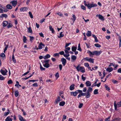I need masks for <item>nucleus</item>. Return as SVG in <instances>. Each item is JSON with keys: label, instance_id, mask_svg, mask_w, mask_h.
I'll list each match as a JSON object with an SVG mask.
<instances>
[{"label": "nucleus", "instance_id": "obj_1", "mask_svg": "<svg viewBox=\"0 0 121 121\" xmlns=\"http://www.w3.org/2000/svg\"><path fill=\"white\" fill-rule=\"evenodd\" d=\"M75 67L78 71H80L82 73L85 72V69L83 67L80 66L78 65L77 67L75 66Z\"/></svg>", "mask_w": 121, "mask_h": 121}, {"label": "nucleus", "instance_id": "obj_2", "mask_svg": "<svg viewBox=\"0 0 121 121\" xmlns=\"http://www.w3.org/2000/svg\"><path fill=\"white\" fill-rule=\"evenodd\" d=\"M92 4L88 3L87 8L89 9H90L91 8L94 7L96 6L97 5L96 4H94V3L92 2Z\"/></svg>", "mask_w": 121, "mask_h": 121}, {"label": "nucleus", "instance_id": "obj_3", "mask_svg": "<svg viewBox=\"0 0 121 121\" xmlns=\"http://www.w3.org/2000/svg\"><path fill=\"white\" fill-rule=\"evenodd\" d=\"M83 59L85 60L86 61H87L91 63H94V59H92L91 58L86 57Z\"/></svg>", "mask_w": 121, "mask_h": 121}, {"label": "nucleus", "instance_id": "obj_4", "mask_svg": "<svg viewBox=\"0 0 121 121\" xmlns=\"http://www.w3.org/2000/svg\"><path fill=\"white\" fill-rule=\"evenodd\" d=\"M114 105L115 107V110L117 109V107H121V102L117 103V104L116 103L115 101L114 103Z\"/></svg>", "mask_w": 121, "mask_h": 121}, {"label": "nucleus", "instance_id": "obj_5", "mask_svg": "<svg viewBox=\"0 0 121 121\" xmlns=\"http://www.w3.org/2000/svg\"><path fill=\"white\" fill-rule=\"evenodd\" d=\"M44 45L42 42H40L38 45V47L36 49L37 50L41 49L43 48V47H44Z\"/></svg>", "mask_w": 121, "mask_h": 121}, {"label": "nucleus", "instance_id": "obj_6", "mask_svg": "<svg viewBox=\"0 0 121 121\" xmlns=\"http://www.w3.org/2000/svg\"><path fill=\"white\" fill-rule=\"evenodd\" d=\"M0 72L3 75H6V73L8 72V71L6 69H1Z\"/></svg>", "mask_w": 121, "mask_h": 121}, {"label": "nucleus", "instance_id": "obj_7", "mask_svg": "<svg viewBox=\"0 0 121 121\" xmlns=\"http://www.w3.org/2000/svg\"><path fill=\"white\" fill-rule=\"evenodd\" d=\"M96 16V17L98 16L99 19L102 21H104V18L103 16L100 14H97Z\"/></svg>", "mask_w": 121, "mask_h": 121}, {"label": "nucleus", "instance_id": "obj_8", "mask_svg": "<svg viewBox=\"0 0 121 121\" xmlns=\"http://www.w3.org/2000/svg\"><path fill=\"white\" fill-rule=\"evenodd\" d=\"M61 61L64 66H65L66 64V60L64 58H62L61 59Z\"/></svg>", "mask_w": 121, "mask_h": 121}, {"label": "nucleus", "instance_id": "obj_9", "mask_svg": "<svg viewBox=\"0 0 121 121\" xmlns=\"http://www.w3.org/2000/svg\"><path fill=\"white\" fill-rule=\"evenodd\" d=\"M10 3L12 4L14 7H15L17 3V1L13 0L11 1Z\"/></svg>", "mask_w": 121, "mask_h": 121}, {"label": "nucleus", "instance_id": "obj_10", "mask_svg": "<svg viewBox=\"0 0 121 121\" xmlns=\"http://www.w3.org/2000/svg\"><path fill=\"white\" fill-rule=\"evenodd\" d=\"M77 58V57L73 55L71 56V59L72 62H74L75 61Z\"/></svg>", "mask_w": 121, "mask_h": 121}, {"label": "nucleus", "instance_id": "obj_11", "mask_svg": "<svg viewBox=\"0 0 121 121\" xmlns=\"http://www.w3.org/2000/svg\"><path fill=\"white\" fill-rule=\"evenodd\" d=\"M61 100L60 99V97L59 96H58L57 99L55 100V103L56 104H57Z\"/></svg>", "mask_w": 121, "mask_h": 121}, {"label": "nucleus", "instance_id": "obj_12", "mask_svg": "<svg viewBox=\"0 0 121 121\" xmlns=\"http://www.w3.org/2000/svg\"><path fill=\"white\" fill-rule=\"evenodd\" d=\"M78 94V93L77 92V90L75 92H70L71 95H73L74 96H76Z\"/></svg>", "mask_w": 121, "mask_h": 121}, {"label": "nucleus", "instance_id": "obj_13", "mask_svg": "<svg viewBox=\"0 0 121 121\" xmlns=\"http://www.w3.org/2000/svg\"><path fill=\"white\" fill-rule=\"evenodd\" d=\"M65 54L64 55V56L65 57H68L69 56V51H66V50H64Z\"/></svg>", "mask_w": 121, "mask_h": 121}, {"label": "nucleus", "instance_id": "obj_14", "mask_svg": "<svg viewBox=\"0 0 121 121\" xmlns=\"http://www.w3.org/2000/svg\"><path fill=\"white\" fill-rule=\"evenodd\" d=\"M28 9V7H22L20 9V11H26Z\"/></svg>", "mask_w": 121, "mask_h": 121}, {"label": "nucleus", "instance_id": "obj_15", "mask_svg": "<svg viewBox=\"0 0 121 121\" xmlns=\"http://www.w3.org/2000/svg\"><path fill=\"white\" fill-rule=\"evenodd\" d=\"M113 70V68L111 67H108L106 69V70L109 72L112 71Z\"/></svg>", "mask_w": 121, "mask_h": 121}, {"label": "nucleus", "instance_id": "obj_16", "mask_svg": "<svg viewBox=\"0 0 121 121\" xmlns=\"http://www.w3.org/2000/svg\"><path fill=\"white\" fill-rule=\"evenodd\" d=\"M4 46H5L6 47H5V48L4 49V53H5V51L7 50V48L9 47V45L8 44L6 45L5 42H4Z\"/></svg>", "mask_w": 121, "mask_h": 121}, {"label": "nucleus", "instance_id": "obj_17", "mask_svg": "<svg viewBox=\"0 0 121 121\" xmlns=\"http://www.w3.org/2000/svg\"><path fill=\"white\" fill-rule=\"evenodd\" d=\"M102 51H95V55L97 56L99 55L102 53Z\"/></svg>", "mask_w": 121, "mask_h": 121}, {"label": "nucleus", "instance_id": "obj_18", "mask_svg": "<svg viewBox=\"0 0 121 121\" xmlns=\"http://www.w3.org/2000/svg\"><path fill=\"white\" fill-rule=\"evenodd\" d=\"M86 84L87 86H90L91 85V83L89 81H87L86 82Z\"/></svg>", "mask_w": 121, "mask_h": 121}, {"label": "nucleus", "instance_id": "obj_19", "mask_svg": "<svg viewBox=\"0 0 121 121\" xmlns=\"http://www.w3.org/2000/svg\"><path fill=\"white\" fill-rule=\"evenodd\" d=\"M27 28L28 30L27 32L32 34V31L31 29V27H27Z\"/></svg>", "mask_w": 121, "mask_h": 121}, {"label": "nucleus", "instance_id": "obj_20", "mask_svg": "<svg viewBox=\"0 0 121 121\" xmlns=\"http://www.w3.org/2000/svg\"><path fill=\"white\" fill-rule=\"evenodd\" d=\"M50 57V55L49 54H48L43 57V58L44 59H46L49 58Z\"/></svg>", "mask_w": 121, "mask_h": 121}, {"label": "nucleus", "instance_id": "obj_21", "mask_svg": "<svg viewBox=\"0 0 121 121\" xmlns=\"http://www.w3.org/2000/svg\"><path fill=\"white\" fill-rule=\"evenodd\" d=\"M72 18H71V20L73 21V22L74 23L76 19V17L75 15L74 14H73L72 16Z\"/></svg>", "mask_w": 121, "mask_h": 121}, {"label": "nucleus", "instance_id": "obj_22", "mask_svg": "<svg viewBox=\"0 0 121 121\" xmlns=\"http://www.w3.org/2000/svg\"><path fill=\"white\" fill-rule=\"evenodd\" d=\"M75 85L74 84H73L70 86L69 87V89L70 90L72 91L74 89Z\"/></svg>", "mask_w": 121, "mask_h": 121}, {"label": "nucleus", "instance_id": "obj_23", "mask_svg": "<svg viewBox=\"0 0 121 121\" xmlns=\"http://www.w3.org/2000/svg\"><path fill=\"white\" fill-rule=\"evenodd\" d=\"M5 121H12V119L10 118V116H8L5 120Z\"/></svg>", "mask_w": 121, "mask_h": 121}, {"label": "nucleus", "instance_id": "obj_24", "mask_svg": "<svg viewBox=\"0 0 121 121\" xmlns=\"http://www.w3.org/2000/svg\"><path fill=\"white\" fill-rule=\"evenodd\" d=\"M8 24V22L7 21H4L3 23V27H5Z\"/></svg>", "mask_w": 121, "mask_h": 121}, {"label": "nucleus", "instance_id": "obj_25", "mask_svg": "<svg viewBox=\"0 0 121 121\" xmlns=\"http://www.w3.org/2000/svg\"><path fill=\"white\" fill-rule=\"evenodd\" d=\"M12 60L13 61L14 63H15L16 62V61L15 59V57L14 56V53H13V54L12 56Z\"/></svg>", "mask_w": 121, "mask_h": 121}, {"label": "nucleus", "instance_id": "obj_26", "mask_svg": "<svg viewBox=\"0 0 121 121\" xmlns=\"http://www.w3.org/2000/svg\"><path fill=\"white\" fill-rule=\"evenodd\" d=\"M43 66L46 68H48L50 66L49 64L48 63H45L43 64Z\"/></svg>", "mask_w": 121, "mask_h": 121}, {"label": "nucleus", "instance_id": "obj_27", "mask_svg": "<svg viewBox=\"0 0 121 121\" xmlns=\"http://www.w3.org/2000/svg\"><path fill=\"white\" fill-rule=\"evenodd\" d=\"M71 49L72 51L74 52L77 49V47H75L73 46L72 47Z\"/></svg>", "mask_w": 121, "mask_h": 121}, {"label": "nucleus", "instance_id": "obj_28", "mask_svg": "<svg viewBox=\"0 0 121 121\" xmlns=\"http://www.w3.org/2000/svg\"><path fill=\"white\" fill-rule=\"evenodd\" d=\"M91 94L90 93L87 92L86 95V98H88L90 97V96Z\"/></svg>", "mask_w": 121, "mask_h": 121}, {"label": "nucleus", "instance_id": "obj_29", "mask_svg": "<svg viewBox=\"0 0 121 121\" xmlns=\"http://www.w3.org/2000/svg\"><path fill=\"white\" fill-rule=\"evenodd\" d=\"M91 31H88L87 33L86 34V35L88 37H89L91 35Z\"/></svg>", "mask_w": 121, "mask_h": 121}, {"label": "nucleus", "instance_id": "obj_30", "mask_svg": "<svg viewBox=\"0 0 121 121\" xmlns=\"http://www.w3.org/2000/svg\"><path fill=\"white\" fill-rule=\"evenodd\" d=\"M49 29L52 32V33H54V30L52 28V26H49Z\"/></svg>", "mask_w": 121, "mask_h": 121}, {"label": "nucleus", "instance_id": "obj_31", "mask_svg": "<svg viewBox=\"0 0 121 121\" xmlns=\"http://www.w3.org/2000/svg\"><path fill=\"white\" fill-rule=\"evenodd\" d=\"M65 102L63 101L60 102L59 103V105L60 106H63L65 104Z\"/></svg>", "mask_w": 121, "mask_h": 121}, {"label": "nucleus", "instance_id": "obj_32", "mask_svg": "<svg viewBox=\"0 0 121 121\" xmlns=\"http://www.w3.org/2000/svg\"><path fill=\"white\" fill-rule=\"evenodd\" d=\"M6 7L8 9H11L12 8V6L10 4H8L7 5Z\"/></svg>", "mask_w": 121, "mask_h": 121}, {"label": "nucleus", "instance_id": "obj_33", "mask_svg": "<svg viewBox=\"0 0 121 121\" xmlns=\"http://www.w3.org/2000/svg\"><path fill=\"white\" fill-rule=\"evenodd\" d=\"M62 32H61L60 33V35H58V37L59 38H60L62 37H63L64 36V35L63 34H62Z\"/></svg>", "mask_w": 121, "mask_h": 121}, {"label": "nucleus", "instance_id": "obj_34", "mask_svg": "<svg viewBox=\"0 0 121 121\" xmlns=\"http://www.w3.org/2000/svg\"><path fill=\"white\" fill-rule=\"evenodd\" d=\"M98 90L97 89H95L94 91V94L95 95H96L98 94Z\"/></svg>", "mask_w": 121, "mask_h": 121}, {"label": "nucleus", "instance_id": "obj_35", "mask_svg": "<svg viewBox=\"0 0 121 121\" xmlns=\"http://www.w3.org/2000/svg\"><path fill=\"white\" fill-rule=\"evenodd\" d=\"M40 68L41 70V71H42L43 70H45V68H44L42 67L40 64Z\"/></svg>", "mask_w": 121, "mask_h": 121}, {"label": "nucleus", "instance_id": "obj_36", "mask_svg": "<svg viewBox=\"0 0 121 121\" xmlns=\"http://www.w3.org/2000/svg\"><path fill=\"white\" fill-rule=\"evenodd\" d=\"M92 91V88L90 87H89L88 88V89L87 90V92H88L90 93V92H91Z\"/></svg>", "mask_w": 121, "mask_h": 121}, {"label": "nucleus", "instance_id": "obj_37", "mask_svg": "<svg viewBox=\"0 0 121 121\" xmlns=\"http://www.w3.org/2000/svg\"><path fill=\"white\" fill-rule=\"evenodd\" d=\"M30 38V40L31 42H32L34 39V38L33 37L30 36H29Z\"/></svg>", "mask_w": 121, "mask_h": 121}, {"label": "nucleus", "instance_id": "obj_38", "mask_svg": "<svg viewBox=\"0 0 121 121\" xmlns=\"http://www.w3.org/2000/svg\"><path fill=\"white\" fill-rule=\"evenodd\" d=\"M19 119L20 121H22L24 119L21 116L19 115L18 116Z\"/></svg>", "mask_w": 121, "mask_h": 121}, {"label": "nucleus", "instance_id": "obj_39", "mask_svg": "<svg viewBox=\"0 0 121 121\" xmlns=\"http://www.w3.org/2000/svg\"><path fill=\"white\" fill-rule=\"evenodd\" d=\"M95 46L97 48H99L101 47V46L98 43H95L94 44Z\"/></svg>", "mask_w": 121, "mask_h": 121}, {"label": "nucleus", "instance_id": "obj_40", "mask_svg": "<svg viewBox=\"0 0 121 121\" xmlns=\"http://www.w3.org/2000/svg\"><path fill=\"white\" fill-rule=\"evenodd\" d=\"M23 42L24 43H26V41L27 40V39L26 37L25 36H24L23 37Z\"/></svg>", "mask_w": 121, "mask_h": 121}, {"label": "nucleus", "instance_id": "obj_41", "mask_svg": "<svg viewBox=\"0 0 121 121\" xmlns=\"http://www.w3.org/2000/svg\"><path fill=\"white\" fill-rule=\"evenodd\" d=\"M14 94L16 97H17L19 95V92L17 91H15L14 92Z\"/></svg>", "mask_w": 121, "mask_h": 121}, {"label": "nucleus", "instance_id": "obj_42", "mask_svg": "<svg viewBox=\"0 0 121 121\" xmlns=\"http://www.w3.org/2000/svg\"><path fill=\"white\" fill-rule=\"evenodd\" d=\"M8 24V25L7 26V27L8 28H9L10 27H12L13 26L12 24L10 23H9Z\"/></svg>", "mask_w": 121, "mask_h": 121}, {"label": "nucleus", "instance_id": "obj_43", "mask_svg": "<svg viewBox=\"0 0 121 121\" xmlns=\"http://www.w3.org/2000/svg\"><path fill=\"white\" fill-rule=\"evenodd\" d=\"M56 14L60 16L61 17H63V15L60 12H57L56 13Z\"/></svg>", "mask_w": 121, "mask_h": 121}, {"label": "nucleus", "instance_id": "obj_44", "mask_svg": "<svg viewBox=\"0 0 121 121\" xmlns=\"http://www.w3.org/2000/svg\"><path fill=\"white\" fill-rule=\"evenodd\" d=\"M5 79V78L3 77L0 74V80H3Z\"/></svg>", "mask_w": 121, "mask_h": 121}, {"label": "nucleus", "instance_id": "obj_45", "mask_svg": "<svg viewBox=\"0 0 121 121\" xmlns=\"http://www.w3.org/2000/svg\"><path fill=\"white\" fill-rule=\"evenodd\" d=\"M95 51H94L91 52V56H92L93 55H95Z\"/></svg>", "mask_w": 121, "mask_h": 121}, {"label": "nucleus", "instance_id": "obj_46", "mask_svg": "<svg viewBox=\"0 0 121 121\" xmlns=\"http://www.w3.org/2000/svg\"><path fill=\"white\" fill-rule=\"evenodd\" d=\"M1 16L5 17H8V15L6 14H1Z\"/></svg>", "mask_w": 121, "mask_h": 121}, {"label": "nucleus", "instance_id": "obj_47", "mask_svg": "<svg viewBox=\"0 0 121 121\" xmlns=\"http://www.w3.org/2000/svg\"><path fill=\"white\" fill-rule=\"evenodd\" d=\"M78 50L79 51H81V49L80 47V43H79L78 45Z\"/></svg>", "mask_w": 121, "mask_h": 121}, {"label": "nucleus", "instance_id": "obj_48", "mask_svg": "<svg viewBox=\"0 0 121 121\" xmlns=\"http://www.w3.org/2000/svg\"><path fill=\"white\" fill-rule=\"evenodd\" d=\"M0 56L2 57H5V54L3 53H1L0 54Z\"/></svg>", "mask_w": 121, "mask_h": 121}, {"label": "nucleus", "instance_id": "obj_49", "mask_svg": "<svg viewBox=\"0 0 121 121\" xmlns=\"http://www.w3.org/2000/svg\"><path fill=\"white\" fill-rule=\"evenodd\" d=\"M81 8L82 9L84 10H85L86 9V8L85 7L82 5H81Z\"/></svg>", "mask_w": 121, "mask_h": 121}, {"label": "nucleus", "instance_id": "obj_50", "mask_svg": "<svg viewBox=\"0 0 121 121\" xmlns=\"http://www.w3.org/2000/svg\"><path fill=\"white\" fill-rule=\"evenodd\" d=\"M29 14L30 15V16L31 18H33V16L31 13L30 12H29Z\"/></svg>", "mask_w": 121, "mask_h": 121}, {"label": "nucleus", "instance_id": "obj_51", "mask_svg": "<svg viewBox=\"0 0 121 121\" xmlns=\"http://www.w3.org/2000/svg\"><path fill=\"white\" fill-rule=\"evenodd\" d=\"M38 81L37 80H29L28 81V82H34L35 81Z\"/></svg>", "mask_w": 121, "mask_h": 121}, {"label": "nucleus", "instance_id": "obj_52", "mask_svg": "<svg viewBox=\"0 0 121 121\" xmlns=\"http://www.w3.org/2000/svg\"><path fill=\"white\" fill-rule=\"evenodd\" d=\"M112 82L114 84H115L116 83H117L118 82L116 80H114V79H112Z\"/></svg>", "mask_w": 121, "mask_h": 121}, {"label": "nucleus", "instance_id": "obj_53", "mask_svg": "<svg viewBox=\"0 0 121 121\" xmlns=\"http://www.w3.org/2000/svg\"><path fill=\"white\" fill-rule=\"evenodd\" d=\"M84 65L87 67H89V64L87 63H85L84 64Z\"/></svg>", "mask_w": 121, "mask_h": 121}, {"label": "nucleus", "instance_id": "obj_54", "mask_svg": "<svg viewBox=\"0 0 121 121\" xmlns=\"http://www.w3.org/2000/svg\"><path fill=\"white\" fill-rule=\"evenodd\" d=\"M13 83V82L11 79H10L9 80L8 82V84H11Z\"/></svg>", "mask_w": 121, "mask_h": 121}, {"label": "nucleus", "instance_id": "obj_55", "mask_svg": "<svg viewBox=\"0 0 121 121\" xmlns=\"http://www.w3.org/2000/svg\"><path fill=\"white\" fill-rule=\"evenodd\" d=\"M59 56V53H54L53 55V56L55 57L58 56Z\"/></svg>", "mask_w": 121, "mask_h": 121}, {"label": "nucleus", "instance_id": "obj_56", "mask_svg": "<svg viewBox=\"0 0 121 121\" xmlns=\"http://www.w3.org/2000/svg\"><path fill=\"white\" fill-rule=\"evenodd\" d=\"M85 43L86 44V45L88 48H90L91 47V46H90L89 43L88 44L86 43Z\"/></svg>", "mask_w": 121, "mask_h": 121}, {"label": "nucleus", "instance_id": "obj_57", "mask_svg": "<svg viewBox=\"0 0 121 121\" xmlns=\"http://www.w3.org/2000/svg\"><path fill=\"white\" fill-rule=\"evenodd\" d=\"M105 87L106 88V89L107 90L109 91L110 90V89L109 87L108 86H107V85L106 86H105Z\"/></svg>", "mask_w": 121, "mask_h": 121}, {"label": "nucleus", "instance_id": "obj_58", "mask_svg": "<svg viewBox=\"0 0 121 121\" xmlns=\"http://www.w3.org/2000/svg\"><path fill=\"white\" fill-rule=\"evenodd\" d=\"M49 60H50L49 59H48L47 60H44L43 62H44L45 63H48L49 62Z\"/></svg>", "mask_w": 121, "mask_h": 121}, {"label": "nucleus", "instance_id": "obj_59", "mask_svg": "<svg viewBox=\"0 0 121 121\" xmlns=\"http://www.w3.org/2000/svg\"><path fill=\"white\" fill-rule=\"evenodd\" d=\"M82 79L83 81H84L86 79L85 77H84L83 75H82Z\"/></svg>", "mask_w": 121, "mask_h": 121}, {"label": "nucleus", "instance_id": "obj_60", "mask_svg": "<svg viewBox=\"0 0 121 121\" xmlns=\"http://www.w3.org/2000/svg\"><path fill=\"white\" fill-rule=\"evenodd\" d=\"M59 54H60L61 55H64V52L63 51L60 52H59Z\"/></svg>", "mask_w": 121, "mask_h": 121}, {"label": "nucleus", "instance_id": "obj_61", "mask_svg": "<svg viewBox=\"0 0 121 121\" xmlns=\"http://www.w3.org/2000/svg\"><path fill=\"white\" fill-rule=\"evenodd\" d=\"M30 72V71H28L27 72L24 73V74H23L22 76H25L26 74H28Z\"/></svg>", "mask_w": 121, "mask_h": 121}, {"label": "nucleus", "instance_id": "obj_62", "mask_svg": "<svg viewBox=\"0 0 121 121\" xmlns=\"http://www.w3.org/2000/svg\"><path fill=\"white\" fill-rule=\"evenodd\" d=\"M9 113V112H5L4 114V116H7Z\"/></svg>", "mask_w": 121, "mask_h": 121}, {"label": "nucleus", "instance_id": "obj_63", "mask_svg": "<svg viewBox=\"0 0 121 121\" xmlns=\"http://www.w3.org/2000/svg\"><path fill=\"white\" fill-rule=\"evenodd\" d=\"M32 85L34 86L37 87L38 86V85L37 83H34Z\"/></svg>", "mask_w": 121, "mask_h": 121}, {"label": "nucleus", "instance_id": "obj_64", "mask_svg": "<svg viewBox=\"0 0 121 121\" xmlns=\"http://www.w3.org/2000/svg\"><path fill=\"white\" fill-rule=\"evenodd\" d=\"M59 68L60 70H61L62 69V66L61 64H60L59 66Z\"/></svg>", "mask_w": 121, "mask_h": 121}]
</instances>
